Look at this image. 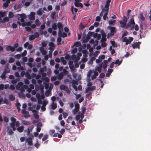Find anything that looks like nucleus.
<instances>
[{
	"label": "nucleus",
	"mask_w": 151,
	"mask_h": 151,
	"mask_svg": "<svg viewBox=\"0 0 151 151\" xmlns=\"http://www.w3.org/2000/svg\"><path fill=\"white\" fill-rule=\"evenodd\" d=\"M63 72H61L57 76V78L59 80H61L63 78Z\"/></svg>",
	"instance_id": "obj_18"
},
{
	"label": "nucleus",
	"mask_w": 151,
	"mask_h": 151,
	"mask_svg": "<svg viewBox=\"0 0 151 151\" xmlns=\"http://www.w3.org/2000/svg\"><path fill=\"white\" fill-rule=\"evenodd\" d=\"M84 117V115L81 114V112H79L78 114L76 115V120L78 121L80 119H83Z\"/></svg>",
	"instance_id": "obj_13"
},
{
	"label": "nucleus",
	"mask_w": 151,
	"mask_h": 151,
	"mask_svg": "<svg viewBox=\"0 0 151 151\" xmlns=\"http://www.w3.org/2000/svg\"><path fill=\"white\" fill-rule=\"evenodd\" d=\"M109 24H115L116 22V20H112L109 21Z\"/></svg>",
	"instance_id": "obj_50"
},
{
	"label": "nucleus",
	"mask_w": 151,
	"mask_h": 151,
	"mask_svg": "<svg viewBox=\"0 0 151 151\" xmlns=\"http://www.w3.org/2000/svg\"><path fill=\"white\" fill-rule=\"evenodd\" d=\"M66 59H69V61L68 64L69 67L70 69L73 77L74 78H76V55H73L71 57H70L69 54H67L65 56Z\"/></svg>",
	"instance_id": "obj_1"
},
{
	"label": "nucleus",
	"mask_w": 151,
	"mask_h": 151,
	"mask_svg": "<svg viewBox=\"0 0 151 151\" xmlns=\"http://www.w3.org/2000/svg\"><path fill=\"white\" fill-rule=\"evenodd\" d=\"M22 124L25 125H27L30 124L29 122L25 120H22Z\"/></svg>",
	"instance_id": "obj_36"
},
{
	"label": "nucleus",
	"mask_w": 151,
	"mask_h": 151,
	"mask_svg": "<svg viewBox=\"0 0 151 151\" xmlns=\"http://www.w3.org/2000/svg\"><path fill=\"white\" fill-rule=\"evenodd\" d=\"M122 41L124 42H125V45H126L129 44V40L127 37H124L122 40Z\"/></svg>",
	"instance_id": "obj_22"
},
{
	"label": "nucleus",
	"mask_w": 151,
	"mask_h": 151,
	"mask_svg": "<svg viewBox=\"0 0 151 151\" xmlns=\"http://www.w3.org/2000/svg\"><path fill=\"white\" fill-rule=\"evenodd\" d=\"M42 123L40 122H39L37 123V127H42Z\"/></svg>",
	"instance_id": "obj_64"
},
{
	"label": "nucleus",
	"mask_w": 151,
	"mask_h": 151,
	"mask_svg": "<svg viewBox=\"0 0 151 151\" xmlns=\"http://www.w3.org/2000/svg\"><path fill=\"white\" fill-rule=\"evenodd\" d=\"M76 7H80L81 8H82L83 7V6L81 3L79 2H77V0H76Z\"/></svg>",
	"instance_id": "obj_29"
},
{
	"label": "nucleus",
	"mask_w": 151,
	"mask_h": 151,
	"mask_svg": "<svg viewBox=\"0 0 151 151\" xmlns=\"http://www.w3.org/2000/svg\"><path fill=\"white\" fill-rule=\"evenodd\" d=\"M18 95L20 97L23 98H25V95L22 92L19 93L18 94Z\"/></svg>",
	"instance_id": "obj_38"
},
{
	"label": "nucleus",
	"mask_w": 151,
	"mask_h": 151,
	"mask_svg": "<svg viewBox=\"0 0 151 151\" xmlns=\"http://www.w3.org/2000/svg\"><path fill=\"white\" fill-rule=\"evenodd\" d=\"M34 137L32 135V137H29L26 140V142H27L29 145L31 146L33 145L32 139H33Z\"/></svg>",
	"instance_id": "obj_7"
},
{
	"label": "nucleus",
	"mask_w": 151,
	"mask_h": 151,
	"mask_svg": "<svg viewBox=\"0 0 151 151\" xmlns=\"http://www.w3.org/2000/svg\"><path fill=\"white\" fill-rule=\"evenodd\" d=\"M58 27L59 29V31L58 32V35L59 37H67V34L65 33L62 32L63 30V27L62 24L59 22L58 23Z\"/></svg>",
	"instance_id": "obj_3"
},
{
	"label": "nucleus",
	"mask_w": 151,
	"mask_h": 151,
	"mask_svg": "<svg viewBox=\"0 0 151 151\" xmlns=\"http://www.w3.org/2000/svg\"><path fill=\"white\" fill-rule=\"evenodd\" d=\"M40 51L41 52L43 55H45L47 52L44 49V48L42 47H41L40 48Z\"/></svg>",
	"instance_id": "obj_17"
},
{
	"label": "nucleus",
	"mask_w": 151,
	"mask_h": 151,
	"mask_svg": "<svg viewBox=\"0 0 151 151\" xmlns=\"http://www.w3.org/2000/svg\"><path fill=\"white\" fill-rule=\"evenodd\" d=\"M82 89V87L81 85H80L78 86V88H77L76 86V91H77L78 90L79 91L81 90Z\"/></svg>",
	"instance_id": "obj_57"
},
{
	"label": "nucleus",
	"mask_w": 151,
	"mask_h": 151,
	"mask_svg": "<svg viewBox=\"0 0 151 151\" xmlns=\"http://www.w3.org/2000/svg\"><path fill=\"white\" fill-rule=\"evenodd\" d=\"M11 120L12 122H11L9 124L11 125V126L14 127V129H15V123L16 122V119L14 117H11Z\"/></svg>",
	"instance_id": "obj_9"
},
{
	"label": "nucleus",
	"mask_w": 151,
	"mask_h": 151,
	"mask_svg": "<svg viewBox=\"0 0 151 151\" xmlns=\"http://www.w3.org/2000/svg\"><path fill=\"white\" fill-rule=\"evenodd\" d=\"M139 18L140 20L142 21H143L145 19V18L144 17L143 14L142 13H141L139 14Z\"/></svg>",
	"instance_id": "obj_23"
},
{
	"label": "nucleus",
	"mask_w": 151,
	"mask_h": 151,
	"mask_svg": "<svg viewBox=\"0 0 151 151\" xmlns=\"http://www.w3.org/2000/svg\"><path fill=\"white\" fill-rule=\"evenodd\" d=\"M16 88L17 90H20L21 91V92L23 93L25 92L24 89L22 87H20L19 86H19H16Z\"/></svg>",
	"instance_id": "obj_19"
},
{
	"label": "nucleus",
	"mask_w": 151,
	"mask_h": 151,
	"mask_svg": "<svg viewBox=\"0 0 151 151\" xmlns=\"http://www.w3.org/2000/svg\"><path fill=\"white\" fill-rule=\"evenodd\" d=\"M22 56V55L21 54H18L15 55V57L16 58L19 59Z\"/></svg>",
	"instance_id": "obj_54"
},
{
	"label": "nucleus",
	"mask_w": 151,
	"mask_h": 151,
	"mask_svg": "<svg viewBox=\"0 0 151 151\" xmlns=\"http://www.w3.org/2000/svg\"><path fill=\"white\" fill-rule=\"evenodd\" d=\"M8 98L10 101H13L15 99L14 96L12 94H10Z\"/></svg>",
	"instance_id": "obj_25"
},
{
	"label": "nucleus",
	"mask_w": 151,
	"mask_h": 151,
	"mask_svg": "<svg viewBox=\"0 0 151 151\" xmlns=\"http://www.w3.org/2000/svg\"><path fill=\"white\" fill-rule=\"evenodd\" d=\"M122 62V60L120 61H119V60L117 59V60H116L115 62H114V63L115 64H117L118 65H120L121 64Z\"/></svg>",
	"instance_id": "obj_35"
},
{
	"label": "nucleus",
	"mask_w": 151,
	"mask_h": 151,
	"mask_svg": "<svg viewBox=\"0 0 151 151\" xmlns=\"http://www.w3.org/2000/svg\"><path fill=\"white\" fill-rule=\"evenodd\" d=\"M51 93V92L49 90H47L45 92V95L46 96H48Z\"/></svg>",
	"instance_id": "obj_52"
},
{
	"label": "nucleus",
	"mask_w": 151,
	"mask_h": 151,
	"mask_svg": "<svg viewBox=\"0 0 151 151\" xmlns=\"http://www.w3.org/2000/svg\"><path fill=\"white\" fill-rule=\"evenodd\" d=\"M61 60L63 65H65L66 64V61L65 60L64 58L63 57H62L61 58Z\"/></svg>",
	"instance_id": "obj_48"
},
{
	"label": "nucleus",
	"mask_w": 151,
	"mask_h": 151,
	"mask_svg": "<svg viewBox=\"0 0 151 151\" xmlns=\"http://www.w3.org/2000/svg\"><path fill=\"white\" fill-rule=\"evenodd\" d=\"M9 18L8 17H4L3 19H2L1 22H8L9 21Z\"/></svg>",
	"instance_id": "obj_46"
},
{
	"label": "nucleus",
	"mask_w": 151,
	"mask_h": 151,
	"mask_svg": "<svg viewBox=\"0 0 151 151\" xmlns=\"http://www.w3.org/2000/svg\"><path fill=\"white\" fill-rule=\"evenodd\" d=\"M5 12H0V22H1L2 19H1V18L5 16Z\"/></svg>",
	"instance_id": "obj_28"
},
{
	"label": "nucleus",
	"mask_w": 151,
	"mask_h": 151,
	"mask_svg": "<svg viewBox=\"0 0 151 151\" xmlns=\"http://www.w3.org/2000/svg\"><path fill=\"white\" fill-rule=\"evenodd\" d=\"M90 38V37L87 35L86 38L83 40V43H86L88 42Z\"/></svg>",
	"instance_id": "obj_30"
},
{
	"label": "nucleus",
	"mask_w": 151,
	"mask_h": 151,
	"mask_svg": "<svg viewBox=\"0 0 151 151\" xmlns=\"http://www.w3.org/2000/svg\"><path fill=\"white\" fill-rule=\"evenodd\" d=\"M126 22L122 21H120L119 23L121 24V27L122 28L125 27L126 25Z\"/></svg>",
	"instance_id": "obj_27"
},
{
	"label": "nucleus",
	"mask_w": 151,
	"mask_h": 151,
	"mask_svg": "<svg viewBox=\"0 0 151 151\" xmlns=\"http://www.w3.org/2000/svg\"><path fill=\"white\" fill-rule=\"evenodd\" d=\"M81 113L84 114L86 110V108L83 106L81 107Z\"/></svg>",
	"instance_id": "obj_47"
},
{
	"label": "nucleus",
	"mask_w": 151,
	"mask_h": 151,
	"mask_svg": "<svg viewBox=\"0 0 151 151\" xmlns=\"http://www.w3.org/2000/svg\"><path fill=\"white\" fill-rule=\"evenodd\" d=\"M48 101L47 100H44V101L42 105L45 106H46V105L47 104H48Z\"/></svg>",
	"instance_id": "obj_62"
},
{
	"label": "nucleus",
	"mask_w": 151,
	"mask_h": 151,
	"mask_svg": "<svg viewBox=\"0 0 151 151\" xmlns=\"http://www.w3.org/2000/svg\"><path fill=\"white\" fill-rule=\"evenodd\" d=\"M35 13L34 12L31 13V15L29 17V19L30 20H34L35 19Z\"/></svg>",
	"instance_id": "obj_31"
},
{
	"label": "nucleus",
	"mask_w": 151,
	"mask_h": 151,
	"mask_svg": "<svg viewBox=\"0 0 151 151\" xmlns=\"http://www.w3.org/2000/svg\"><path fill=\"white\" fill-rule=\"evenodd\" d=\"M15 59L13 58H11L9 59V63H12L14 61Z\"/></svg>",
	"instance_id": "obj_53"
},
{
	"label": "nucleus",
	"mask_w": 151,
	"mask_h": 151,
	"mask_svg": "<svg viewBox=\"0 0 151 151\" xmlns=\"http://www.w3.org/2000/svg\"><path fill=\"white\" fill-rule=\"evenodd\" d=\"M10 72V69L9 68H5L3 72L0 76L1 78L3 80H5L6 78V75L7 73Z\"/></svg>",
	"instance_id": "obj_4"
},
{
	"label": "nucleus",
	"mask_w": 151,
	"mask_h": 151,
	"mask_svg": "<svg viewBox=\"0 0 151 151\" xmlns=\"http://www.w3.org/2000/svg\"><path fill=\"white\" fill-rule=\"evenodd\" d=\"M43 12H44L42 10V9L40 8L37 11V14L39 15H41L42 14Z\"/></svg>",
	"instance_id": "obj_26"
},
{
	"label": "nucleus",
	"mask_w": 151,
	"mask_h": 151,
	"mask_svg": "<svg viewBox=\"0 0 151 151\" xmlns=\"http://www.w3.org/2000/svg\"><path fill=\"white\" fill-rule=\"evenodd\" d=\"M129 17H126L125 16H123V19L122 20L123 22H127L128 19H129Z\"/></svg>",
	"instance_id": "obj_42"
},
{
	"label": "nucleus",
	"mask_w": 151,
	"mask_h": 151,
	"mask_svg": "<svg viewBox=\"0 0 151 151\" xmlns=\"http://www.w3.org/2000/svg\"><path fill=\"white\" fill-rule=\"evenodd\" d=\"M35 23L37 26H39L41 24V22L39 21L38 19H36L35 21Z\"/></svg>",
	"instance_id": "obj_41"
},
{
	"label": "nucleus",
	"mask_w": 151,
	"mask_h": 151,
	"mask_svg": "<svg viewBox=\"0 0 151 151\" xmlns=\"http://www.w3.org/2000/svg\"><path fill=\"white\" fill-rule=\"evenodd\" d=\"M111 1V0H107L106 4L105 6V7L107 9H109V6L110 3Z\"/></svg>",
	"instance_id": "obj_21"
},
{
	"label": "nucleus",
	"mask_w": 151,
	"mask_h": 151,
	"mask_svg": "<svg viewBox=\"0 0 151 151\" xmlns=\"http://www.w3.org/2000/svg\"><path fill=\"white\" fill-rule=\"evenodd\" d=\"M16 129V128L15 127V129L14 130V127L11 126V125L9 124V126H8L7 127V134L10 135H13L14 132L12 131V129L14 131H15Z\"/></svg>",
	"instance_id": "obj_5"
},
{
	"label": "nucleus",
	"mask_w": 151,
	"mask_h": 151,
	"mask_svg": "<svg viewBox=\"0 0 151 151\" xmlns=\"http://www.w3.org/2000/svg\"><path fill=\"white\" fill-rule=\"evenodd\" d=\"M111 44L112 46L114 47H117V45L116 43H115V41H111Z\"/></svg>",
	"instance_id": "obj_40"
},
{
	"label": "nucleus",
	"mask_w": 151,
	"mask_h": 151,
	"mask_svg": "<svg viewBox=\"0 0 151 151\" xmlns=\"http://www.w3.org/2000/svg\"><path fill=\"white\" fill-rule=\"evenodd\" d=\"M39 36V33L37 32H35L33 35L29 36V40H32L35 39L36 38L38 37Z\"/></svg>",
	"instance_id": "obj_6"
},
{
	"label": "nucleus",
	"mask_w": 151,
	"mask_h": 151,
	"mask_svg": "<svg viewBox=\"0 0 151 151\" xmlns=\"http://www.w3.org/2000/svg\"><path fill=\"white\" fill-rule=\"evenodd\" d=\"M55 12H52L50 16L51 17L52 19H54L55 17Z\"/></svg>",
	"instance_id": "obj_55"
},
{
	"label": "nucleus",
	"mask_w": 151,
	"mask_h": 151,
	"mask_svg": "<svg viewBox=\"0 0 151 151\" xmlns=\"http://www.w3.org/2000/svg\"><path fill=\"white\" fill-rule=\"evenodd\" d=\"M24 132L27 133V136H29L30 135V132L29 128H28L27 130L26 129L24 130Z\"/></svg>",
	"instance_id": "obj_45"
},
{
	"label": "nucleus",
	"mask_w": 151,
	"mask_h": 151,
	"mask_svg": "<svg viewBox=\"0 0 151 151\" xmlns=\"http://www.w3.org/2000/svg\"><path fill=\"white\" fill-rule=\"evenodd\" d=\"M57 136H58L59 138H61L62 137V135L58 133H55L53 135V137H56Z\"/></svg>",
	"instance_id": "obj_44"
},
{
	"label": "nucleus",
	"mask_w": 151,
	"mask_h": 151,
	"mask_svg": "<svg viewBox=\"0 0 151 151\" xmlns=\"http://www.w3.org/2000/svg\"><path fill=\"white\" fill-rule=\"evenodd\" d=\"M105 76V74L104 73H101L99 75V78H103Z\"/></svg>",
	"instance_id": "obj_58"
},
{
	"label": "nucleus",
	"mask_w": 151,
	"mask_h": 151,
	"mask_svg": "<svg viewBox=\"0 0 151 151\" xmlns=\"http://www.w3.org/2000/svg\"><path fill=\"white\" fill-rule=\"evenodd\" d=\"M79 104L78 103H76V113L78 112L79 110Z\"/></svg>",
	"instance_id": "obj_49"
},
{
	"label": "nucleus",
	"mask_w": 151,
	"mask_h": 151,
	"mask_svg": "<svg viewBox=\"0 0 151 151\" xmlns=\"http://www.w3.org/2000/svg\"><path fill=\"white\" fill-rule=\"evenodd\" d=\"M71 83L73 87L76 90V80H73L71 81Z\"/></svg>",
	"instance_id": "obj_39"
},
{
	"label": "nucleus",
	"mask_w": 151,
	"mask_h": 151,
	"mask_svg": "<svg viewBox=\"0 0 151 151\" xmlns=\"http://www.w3.org/2000/svg\"><path fill=\"white\" fill-rule=\"evenodd\" d=\"M129 23L130 25H135V23L133 17L129 20Z\"/></svg>",
	"instance_id": "obj_24"
},
{
	"label": "nucleus",
	"mask_w": 151,
	"mask_h": 151,
	"mask_svg": "<svg viewBox=\"0 0 151 151\" xmlns=\"http://www.w3.org/2000/svg\"><path fill=\"white\" fill-rule=\"evenodd\" d=\"M141 43V42H133V44L132 45V46L134 49L138 48L139 49L140 48L139 44Z\"/></svg>",
	"instance_id": "obj_10"
},
{
	"label": "nucleus",
	"mask_w": 151,
	"mask_h": 151,
	"mask_svg": "<svg viewBox=\"0 0 151 151\" xmlns=\"http://www.w3.org/2000/svg\"><path fill=\"white\" fill-rule=\"evenodd\" d=\"M92 73V70H89L88 71V73L87 74L88 77L90 78L91 76V74Z\"/></svg>",
	"instance_id": "obj_61"
},
{
	"label": "nucleus",
	"mask_w": 151,
	"mask_h": 151,
	"mask_svg": "<svg viewBox=\"0 0 151 151\" xmlns=\"http://www.w3.org/2000/svg\"><path fill=\"white\" fill-rule=\"evenodd\" d=\"M94 33V32H91L90 31L88 32L87 36L91 37L92 36Z\"/></svg>",
	"instance_id": "obj_51"
},
{
	"label": "nucleus",
	"mask_w": 151,
	"mask_h": 151,
	"mask_svg": "<svg viewBox=\"0 0 151 151\" xmlns=\"http://www.w3.org/2000/svg\"><path fill=\"white\" fill-rule=\"evenodd\" d=\"M25 76L28 79H30L31 78V76H30L29 73L27 72L25 73Z\"/></svg>",
	"instance_id": "obj_43"
},
{
	"label": "nucleus",
	"mask_w": 151,
	"mask_h": 151,
	"mask_svg": "<svg viewBox=\"0 0 151 151\" xmlns=\"http://www.w3.org/2000/svg\"><path fill=\"white\" fill-rule=\"evenodd\" d=\"M16 17H17V19L18 20H20L22 22L21 24L19 21H17V23L19 25H22L23 27H24L26 25L29 26L32 23V22H24V19L26 18V15L25 14H17Z\"/></svg>",
	"instance_id": "obj_2"
},
{
	"label": "nucleus",
	"mask_w": 151,
	"mask_h": 151,
	"mask_svg": "<svg viewBox=\"0 0 151 151\" xmlns=\"http://www.w3.org/2000/svg\"><path fill=\"white\" fill-rule=\"evenodd\" d=\"M16 64L17 65L19 66L17 68L18 69L21 70H24L23 67L21 66V64L19 61L17 62Z\"/></svg>",
	"instance_id": "obj_15"
},
{
	"label": "nucleus",
	"mask_w": 151,
	"mask_h": 151,
	"mask_svg": "<svg viewBox=\"0 0 151 151\" xmlns=\"http://www.w3.org/2000/svg\"><path fill=\"white\" fill-rule=\"evenodd\" d=\"M22 113L24 115V116L26 118H27L29 117L30 115L29 114V112L27 111H26L24 109L22 111Z\"/></svg>",
	"instance_id": "obj_14"
},
{
	"label": "nucleus",
	"mask_w": 151,
	"mask_h": 151,
	"mask_svg": "<svg viewBox=\"0 0 151 151\" xmlns=\"http://www.w3.org/2000/svg\"><path fill=\"white\" fill-rule=\"evenodd\" d=\"M110 32L111 33H112L113 34H114V35L115 33L116 32V28L115 27H110Z\"/></svg>",
	"instance_id": "obj_16"
},
{
	"label": "nucleus",
	"mask_w": 151,
	"mask_h": 151,
	"mask_svg": "<svg viewBox=\"0 0 151 151\" xmlns=\"http://www.w3.org/2000/svg\"><path fill=\"white\" fill-rule=\"evenodd\" d=\"M52 28L54 30H56L57 29L58 25L55 23H54L52 24Z\"/></svg>",
	"instance_id": "obj_37"
},
{
	"label": "nucleus",
	"mask_w": 151,
	"mask_h": 151,
	"mask_svg": "<svg viewBox=\"0 0 151 151\" xmlns=\"http://www.w3.org/2000/svg\"><path fill=\"white\" fill-rule=\"evenodd\" d=\"M114 35V34L111 32H109L107 34V38H109L110 37L113 36Z\"/></svg>",
	"instance_id": "obj_63"
},
{
	"label": "nucleus",
	"mask_w": 151,
	"mask_h": 151,
	"mask_svg": "<svg viewBox=\"0 0 151 151\" xmlns=\"http://www.w3.org/2000/svg\"><path fill=\"white\" fill-rule=\"evenodd\" d=\"M24 128V126H21L17 128V130L19 132H22L23 131Z\"/></svg>",
	"instance_id": "obj_20"
},
{
	"label": "nucleus",
	"mask_w": 151,
	"mask_h": 151,
	"mask_svg": "<svg viewBox=\"0 0 151 151\" xmlns=\"http://www.w3.org/2000/svg\"><path fill=\"white\" fill-rule=\"evenodd\" d=\"M16 106L17 107L18 111L19 112L21 110L20 108V107L21 106L19 102H17Z\"/></svg>",
	"instance_id": "obj_34"
},
{
	"label": "nucleus",
	"mask_w": 151,
	"mask_h": 151,
	"mask_svg": "<svg viewBox=\"0 0 151 151\" xmlns=\"http://www.w3.org/2000/svg\"><path fill=\"white\" fill-rule=\"evenodd\" d=\"M52 109L53 110L55 109L57 107V105L56 103H55L54 102H52L51 105Z\"/></svg>",
	"instance_id": "obj_32"
},
{
	"label": "nucleus",
	"mask_w": 151,
	"mask_h": 151,
	"mask_svg": "<svg viewBox=\"0 0 151 151\" xmlns=\"http://www.w3.org/2000/svg\"><path fill=\"white\" fill-rule=\"evenodd\" d=\"M108 9H103L102 10V12H104V15L106 16H107V15L108 13Z\"/></svg>",
	"instance_id": "obj_33"
},
{
	"label": "nucleus",
	"mask_w": 151,
	"mask_h": 151,
	"mask_svg": "<svg viewBox=\"0 0 151 151\" xmlns=\"http://www.w3.org/2000/svg\"><path fill=\"white\" fill-rule=\"evenodd\" d=\"M14 16V14L13 12H10L9 13V17L10 18H12Z\"/></svg>",
	"instance_id": "obj_59"
},
{
	"label": "nucleus",
	"mask_w": 151,
	"mask_h": 151,
	"mask_svg": "<svg viewBox=\"0 0 151 151\" xmlns=\"http://www.w3.org/2000/svg\"><path fill=\"white\" fill-rule=\"evenodd\" d=\"M96 89V87L94 86H88L86 88L85 90V92L86 93H88L89 91H93L95 90Z\"/></svg>",
	"instance_id": "obj_11"
},
{
	"label": "nucleus",
	"mask_w": 151,
	"mask_h": 151,
	"mask_svg": "<svg viewBox=\"0 0 151 151\" xmlns=\"http://www.w3.org/2000/svg\"><path fill=\"white\" fill-rule=\"evenodd\" d=\"M6 50L7 51H10L12 52H14L15 51V49L14 47L13 46L9 45L6 47Z\"/></svg>",
	"instance_id": "obj_12"
},
{
	"label": "nucleus",
	"mask_w": 151,
	"mask_h": 151,
	"mask_svg": "<svg viewBox=\"0 0 151 151\" xmlns=\"http://www.w3.org/2000/svg\"><path fill=\"white\" fill-rule=\"evenodd\" d=\"M61 38L60 37H58L57 39V42H58V45H60L61 44L60 43V42H61Z\"/></svg>",
	"instance_id": "obj_60"
},
{
	"label": "nucleus",
	"mask_w": 151,
	"mask_h": 151,
	"mask_svg": "<svg viewBox=\"0 0 151 151\" xmlns=\"http://www.w3.org/2000/svg\"><path fill=\"white\" fill-rule=\"evenodd\" d=\"M41 79H42V81L44 80L46 82H48L49 81V79L47 77H45L44 78H42Z\"/></svg>",
	"instance_id": "obj_56"
},
{
	"label": "nucleus",
	"mask_w": 151,
	"mask_h": 151,
	"mask_svg": "<svg viewBox=\"0 0 151 151\" xmlns=\"http://www.w3.org/2000/svg\"><path fill=\"white\" fill-rule=\"evenodd\" d=\"M60 88L61 90L65 91L68 93H70V91L68 87L65 85H61L60 86Z\"/></svg>",
	"instance_id": "obj_8"
}]
</instances>
